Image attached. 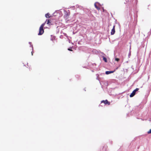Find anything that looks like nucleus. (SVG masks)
I'll use <instances>...</instances> for the list:
<instances>
[{"mask_svg":"<svg viewBox=\"0 0 151 151\" xmlns=\"http://www.w3.org/2000/svg\"><path fill=\"white\" fill-rule=\"evenodd\" d=\"M45 24V23H44L42 24V25L40 26L39 28V33L38 34V35H41L44 33V30L43 29V27Z\"/></svg>","mask_w":151,"mask_h":151,"instance_id":"obj_1","label":"nucleus"},{"mask_svg":"<svg viewBox=\"0 0 151 151\" xmlns=\"http://www.w3.org/2000/svg\"><path fill=\"white\" fill-rule=\"evenodd\" d=\"M101 103H104L105 104H107L108 105H109L110 104V102L108 101L107 100H103L101 101Z\"/></svg>","mask_w":151,"mask_h":151,"instance_id":"obj_2","label":"nucleus"},{"mask_svg":"<svg viewBox=\"0 0 151 151\" xmlns=\"http://www.w3.org/2000/svg\"><path fill=\"white\" fill-rule=\"evenodd\" d=\"M115 25H114L111 32V35H113L115 33Z\"/></svg>","mask_w":151,"mask_h":151,"instance_id":"obj_3","label":"nucleus"},{"mask_svg":"<svg viewBox=\"0 0 151 151\" xmlns=\"http://www.w3.org/2000/svg\"><path fill=\"white\" fill-rule=\"evenodd\" d=\"M115 71V70H114L113 71H106V72L105 73L106 74L108 75L109 74L113 73Z\"/></svg>","mask_w":151,"mask_h":151,"instance_id":"obj_4","label":"nucleus"},{"mask_svg":"<svg viewBox=\"0 0 151 151\" xmlns=\"http://www.w3.org/2000/svg\"><path fill=\"white\" fill-rule=\"evenodd\" d=\"M135 93L136 92H135L134 91H133L132 93L130 95V97H133L135 95Z\"/></svg>","mask_w":151,"mask_h":151,"instance_id":"obj_5","label":"nucleus"},{"mask_svg":"<svg viewBox=\"0 0 151 151\" xmlns=\"http://www.w3.org/2000/svg\"><path fill=\"white\" fill-rule=\"evenodd\" d=\"M47 22V24H50L51 22V20L50 19H48L47 20L45 23H46Z\"/></svg>","mask_w":151,"mask_h":151,"instance_id":"obj_6","label":"nucleus"},{"mask_svg":"<svg viewBox=\"0 0 151 151\" xmlns=\"http://www.w3.org/2000/svg\"><path fill=\"white\" fill-rule=\"evenodd\" d=\"M50 14H49L48 13H47L45 14V17L46 18H49V17H50Z\"/></svg>","mask_w":151,"mask_h":151,"instance_id":"obj_7","label":"nucleus"},{"mask_svg":"<svg viewBox=\"0 0 151 151\" xmlns=\"http://www.w3.org/2000/svg\"><path fill=\"white\" fill-rule=\"evenodd\" d=\"M103 59L105 62H107V59L105 57H104Z\"/></svg>","mask_w":151,"mask_h":151,"instance_id":"obj_8","label":"nucleus"},{"mask_svg":"<svg viewBox=\"0 0 151 151\" xmlns=\"http://www.w3.org/2000/svg\"><path fill=\"white\" fill-rule=\"evenodd\" d=\"M119 59L117 58H115V60L118 62L119 60Z\"/></svg>","mask_w":151,"mask_h":151,"instance_id":"obj_9","label":"nucleus"},{"mask_svg":"<svg viewBox=\"0 0 151 151\" xmlns=\"http://www.w3.org/2000/svg\"><path fill=\"white\" fill-rule=\"evenodd\" d=\"M95 7L98 10H99L100 9L99 8V7H98L95 4Z\"/></svg>","mask_w":151,"mask_h":151,"instance_id":"obj_10","label":"nucleus"},{"mask_svg":"<svg viewBox=\"0 0 151 151\" xmlns=\"http://www.w3.org/2000/svg\"><path fill=\"white\" fill-rule=\"evenodd\" d=\"M106 148H107L106 147L104 146L103 147V149H104V150H106Z\"/></svg>","mask_w":151,"mask_h":151,"instance_id":"obj_11","label":"nucleus"},{"mask_svg":"<svg viewBox=\"0 0 151 151\" xmlns=\"http://www.w3.org/2000/svg\"><path fill=\"white\" fill-rule=\"evenodd\" d=\"M147 133L148 134H150L151 133V129H150L148 132Z\"/></svg>","mask_w":151,"mask_h":151,"instance_id":"obj_12","label":"nucleus"},{"mask_svg":"<svg viewBox=\"0 0 151 151\" xmlns=\"http://www.w3.org/2000/svg\"><path fill=\"white\" fill-rule=\"evenodd\" d=\"M139 90V89L138 88H136L134 90L135 92H136L137 91Z\"/></svg>","mask_w":151,"mask_h":151,"instance_id":"obj_13","label":"nucleus"},{"mask_svg":"<svg viewBox=\"0 0 151 151\" xmlns=\"http://www.w3.org/2000/svg\"><path fill=\"white\" fill-rule=\"evenodd\" d=\"M68 50L70 51H73V50L71 49V48H68Z\"/></svg>","mask_w":151,"mask_h":151,"instance_id":"obj_14","label":"nucleus"},{"mask_svg":"<svg viewBox=\"0 0 151 151\" xmlns=\"http://www.w3.org/2000/svg\"><path fill=\"white\" fill-rule=\"evenodd\" d=\"M33 52L32 51V52H31V53H32V55H33Z\"/></svg>","mask_w":151,"mask_h":151,"instance_id":"obj_15","label":"nucleus"}]
</instances>
